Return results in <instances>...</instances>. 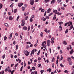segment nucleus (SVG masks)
<instances>
[{
    "mask_svg": "<svg viewBox=\"0 0 74 74\" xmlns=\"http://www.w3.org/2000/svg\"><path fill=\"white\" fill-rule=\"evenodd\" d=\"M43 47L44 48H46L47 47V45H43Z\"/></svg>",
    "mask_w": 74,
    "mask_h": 74,
    "instance_id": "obj_43",
    "label": "nucleus"
},
{
    "mask_svg": "<svg viewBox=\"0 0 74 74\" xmlns=\"http://www.w3.org/2000/svg\"><path fill=\"white\" fill-rule=\"evenodd\" d=\"M63 44L64 45H67V43L66 42V41H64L63 42Z\"/></svg>",
    "mask_w": 74,
    "mask_h": 74,
    "instance_id": "obj_14",
    "label": "nucleus"
},
{
    "mask_svg": "<svg viewBox=\"0 0 74 74\" xmlns=\"http://www.w3.org/2000/svg\"><path fill=\"white\" fill-rule=\"evenodd\" d=\"M33 18H30V22H33Z\"/></svg>",
    "mask_w": 74,
    "mask_h": 74,
    "instance_id": "obj_31",
    "label": "nucleus"
},
{
    "mask_svg": "<svg viewBox=\"0 0 74 74\" xmlns=\"http://www.w3.org/2000/svg\"><path fill=\"white\" fill-rule=\"evenodd\" d=\"M13 4L14 3H12L11 5H10V7H11V8H12L13 7V6H14Z\"/></svg>",
    "mask_w": 74,
    "mask_h": 74,
    "instance_id": "obj_30",
    "label": "nucleus"
},
{
    "mask_svg": "<svg viewBox=\"0 0 74 74\" xmlns=\"http://www.w3.org/2000/svg\"><path fill=\"white\" fill-rule=\"evenodd\" d=\"M71 51H70V54H73V50L72 49H71Z\"/></svg>",
    "mask_w": 74,
    "mask_h": 74,
    "instance_id": "obj_35",
    "label": "nucleus"
},
{
    "mask_svg": "<svg viewBox=\"0 0 74 74\" xmlns=\"http://www.w3.org/2000/svg\"><path fill=\"white\" fill-rule=\"evenodd\" d=\"M60 65L62 67H64V66H63V65L62 64V63L60 64Z\"/></svg>",
    "mask_w": 74,
    "mask_h": 74,
    "instance_id": "obj_51",
    "label": "nucleus"
},
{
    "mask_svg": "<svg viewBox=\"0 0 74 74\" xmlns=\"http://www.w3.org/2000/svg\"><path fill=\"white\" fill-rule=\"evenodd\" d=\"M15 35L16 36H18V34L17 33H16L15 34Z\"/></svg>",
    "mask_w": 74,
    "mask_h": 74,
    "instance_id": "obj_55",
    "label": "nucleus"
},
{
    "mask_svg": "<svg viewBox=\"0 0 74 74\" xmlns=\"http://www.w3.org/2000/svg\"><path fill=\"white\" fill-rule=\"evenodd\" d=\"M14 71H15V70H13V71L11 72V74H13V73H14Z\"/></svg>",
    "mask_w": 74,
    "mask_h": 74,
    "instance_id": "obj_33",
    "label": "nucleus"
},
{
    "mask_svg": "<svg viewBox=\"0 0 74 74\" xmlns=\"http://www.w3.org/2000/svg\"><path fill=\"white\" fill-rule=\"evenodd\" d=\"M27 4H25V5H24V7L25 8L27 7Z\"/></svg>",
    "mask_w": 74,
    "mask_h": 74,
    "instance_id": "obj_63",
    "label": "nucleus"
},
{
    "mask_svg": "<svg viewBox=\"0 0 74 74\" xmlns=\"http://www.w3.org/2000/svg\"><path fill=\"white\" fill-rule=\"evenodd\" d=\"M47 14V11H46L44 13V16H45L46 15V14Z\"/></svg>",
    "mask_w": 74,
    "mask_h": 74,
    "instance_id": "obj_60",
    "label": "nucleus"
},
{
    "mask_svg": "<svg viewBox=\"0 0 74 74\" xmlns=\"http://www.w3.org/2000/svg\"><path fill=\"white\" fill-rule=\"evenodd\" d=\"M2 7H3V5L1 3H0V9L2 8Z\"/></svg>",
    "mask_w": 74,
    "mask_h": 74,
    "instance_id": "obj_23",
    "label": "nucleus"
},
{
    "mask_svg": "<svg viewBox=\"0 0 74 74\" xmlns=\"http://www.w3.org/2000/svg\"><path fill=\"white\" fill-rule=\"evenodd\" d=\"M25 7H22V11H24L25 10Z\"/></svg>",
    "mask_w": 74,
    "mask_h": 74,
    "instance_id": "obj_29",
    "label": "nucleus"
},
{
    "mask_svg": "<svg viewBox=\"0 0 74 74\" xmlns=\"http://www.w3.org/2000/svg\"><path fill=\"white\" fill-rule=\"evenodd\" d=\"M61 9H62V10H64L65 9L63 7H61Z\"/></svg>",
    "mask_w": 74,
    "mask_h": 74,
    "instance_id": "obj_61",
    "label": "nucleus"
},
{
    "mask_svg": "<svg viewBox=\"0 0 74 74\" xmlns=\"http://www.w3.org/2000/svg\"><path fill=\"white\" fill-rule=\"evenodd\" d=\"M9 19L10 21H12L13 19V18L12 16H9Z\"/></svg>",
    "mask_w": 74,
    "mask_h": 74,
    "instance_id": "obj_11",
    "label": "nucleus"
},
{
    "mask_svg": "<svg viewBox=\"0 0 74 74\" xmlns=\"http://www.w3.org/2000/svg\"><path fill=\"white\" fill-rule=\"evenodd\" d=\"M51 9L49 8L47 10V13H49V12H51Z\"/></svg>",
    "mask_w": 74,
    "mask_h": 74,
    "instance_id": "obj_15",
    "label": "nucleus"
},
{
    "mask_svg": "<svg viewBox=\"0 0 74 74\" xmlns=\"http://www.w3.org/2000/svg\"><path fill=\"white\" fill-rule=\"evenodd\" d=\"M23 69V66H22L21 67V69L20 70V71H22Z\"/></svg>",
    "mask_w": 74,
    "mask_h": 74,
    "instance_id": "obj_26",
    "label": "nucleus"
},
{
    "mask_svg": "<svg viewBox=\"0 0 74 74\" xmlns=\"http://www.w3.org/2000/svg\"><path fill=\"white\" fill-rule=\"evenodd\" d=\"M22 23L21 24V25L22 26H23L25 24V20H22Z\"/></svg>",
    "mask_w": 74,
    "mask_h": 74,
    "instance_id": "obj_4",
    "label": "nucleus"
},
{
    "mask_svg": "<svg viewBox=\"0 0 74 74\" xmlns=\"http://www.w3.org/2000/svg\"><path fill=\"white\" fill-rule=\"evenodd\" d=\"M5 26H6V27H8V24L7 23H5Z\"/></svg>",
    "mask_w": 74,
    "mask_h": 74,
    "instance_id": "obj_22",
    "label": "nucleus"
},
{
    "mask_svg": "<svg viewBox=\"0 0 74 74\" xmlns=\"http://www.w3.org/2000/svg\"><path fill=\"white\" fill-rule=\"evenodd\" d=\"M24 53L25 54V55H26V56H28V55H29V52H28V51H27V50H25L24 51Z\"/></svg>",
    "mask_w": 74,
    "mask_h": 74,
    "instance_id": "obj_2",
    "label": "nucleus"
},
{
    "mask_svg": "<svg viewBox=\"0 0 74 74\" xmlns=\"http://www.w3.org/2000/svg\"><path fill=\"white\" fill-rule=\"evenodd\" d=\"M67 24H68V26H70V25H72V22H69V23H67Z\"/></svg>",
    "mask_w": 74,
    "mask_h": 74,
    "instance_id": "obj_8",
    "label": "nucleus"
},
{
    "mask_svg": "<svg viewBox=\"0 0 74 74\" xmlns=\"http://www.w3.org/2000/svg\"><path fill=\"white\" fill-rule=\"evenodd\" d=\"M12 33H11L10 34V36H9L8 38L9 39H11L12 38Z\"/></svg>",
    "mask_w": 74,
    "mask_h": 74,
    "instance_id": "obj_10",
    "label": "nucleus"
},
{
    "mask_svg": "<svg viewBox=\"0 0 74 74\" xmlns=\"http://www.w3.org/2000/svg\"><path fill=\"white\" fill-rule=\"evenodd\" d=\"M57 14H58V15H62V13H59V12H58L57 13Z\"/></svg>",
    "mask_w": 74,
    "mask_h": 74,
    "instance_id": "obj_21",
    "label": "nucleus"
},
{
    "mask_svg": "<svg viewBox=\"0 0 74 74\" xmlns=\"http://www.w3.org/2000/svg\"><path fill=\"white\" fill-rule=\"evenodd\" d=\"M73 25H71V26L70 27V29H69V30H71L72 29H73Z\"/></svg>",
    "mask_w": 74,
    "mask_h": 74,
    "instance_id": "obj_18",
    "label": "nucleus"
},
{
    "mask_svg": "<svg viewBox=\"0 0 74 74\" xmlns=\"http://www.w3.org/2000/svg\"><path fill=\"white\" fill-rule=\"evenodd\" d=\"M68 32H69V30L67 29H66L65 32V33L66 34V33H68Z\"/></svg>",
    "mask_w": 74,
    "mask_h": 74,
    "instance_id": "obj_36",
    "label": "nucleus"
},
{
    "mask_svg": "<svg viewBox=\"0 0 74 74\" xmlns=\"http://www.w3.org/2000/svg\"><path fill=\"white\" fill-rule=\"evenodd\" d=\"M53 15V13L51 12L49 14V16H51V15Z\"/></svg>",
    "mask_w": 74,
    "mask_h": 74,
    "instance_id": "obj_32",
    "label": "nucleus"
},
{
    "mask_svg": "<svg viewBox=\"0 0 74 74\" xmlns=\"http://www.w3.org/2000/svg\"><path fill=\"white\" fill-rule=\"evenodd\" d=\"M47 44V42H46V41L43 42L42 43L41 45L42 46H43V45H45V44Z\"/></svg>",
    "mask_w": 74,
    "mask_h": 74,
    "instance_id": "obj_12",
    "label": "nucleus"
},
{
    "mask_svg": "<svg viewBox=\"0 0 74 74\" xmlns=\"http://www.w3.org/2000/svg\"><path fill=\"white\" fill-rule=\"evenodd\" d=\"M45 32H46V33H48V30H47V29L46 28L45 30Z\"/></svg>",
    "mask_w": 74,
    "mask_h": 74,
    "instance_id": "obj_38",
    "label": "nucleus"
},
{
    "mask_svg": "<svg viewBox=\"0 0 74 74\" xmlns=\"http://www.w3.org/2000/svg\"><path fill=\"white\" fill-rule=\"evenodd\" d=\"M51 40L52 41H53V40H54V38L52 37L51 39Z\"/></svg>",
    "mask_w": 74,
    "mask_h": 74,
    "instance_id": "obj_48",
    "label": "nucleus"
},
{
    "mask_svg": "<svg viewBox=\"0 0 74 74\" xmlns=\"http://www.w3.org/2000/svg\"><path fill=\"white\" fill-rule=\"evenodd\" d=\"M7 37L6 36H5L4 38V41H5L6 40H7Z\"/></svg>",
    "mask_w": 74,
    "mask_h": 74,
    "instance_id": "obj_28",
    "label": "nucleus"
},
{
    "mask_svg": "<svg viewBox=\"0 0 74 74\" xmlns=\"http://www.w3.org/2000/svg\"><path fill=\"white\" fill-rule=\"evenodd\" d=\"M67 59L69 65H71V64H72V62H71V57H68Z\"/></svg>",
    "mask_w": 74,
    "mask_h": 74,
    "instance_id": "obj_1",
    "label": "nucleus"
},
{
    "mask_svg": "<svg viewBox=\"0 0 74 74\" xmlns=\"http://www.w3.org/2000/svg\"><path fill=\"white\" fill-rule=\"evenodd\" d=\"M2 58L3 59H4V58H5V55H3Z\"/></svg>",
    "mask_w": 74,
    "mask_h": 74,
    "instance_id": "obj_50",
    "label": "nucleus"
},
{
    "mask_svg": "<svg viewBox=\"0 0 74 74\" xmlns=\"http://www.w3.org/2000/svg\"><path fill=\"white\" fill-rule=\"evenodd\" d=\"M41 64H39L38 65V67H41Z\"/></svg>",
    "mask_w": 74,
    "mask_h": 74,
    "instance_id": "obj_37",
    "label": "nucleus"
},
{
    "mask_svg": "<svg viewBox=\"0 0 74 74\" xmlns=\"http://www.w3.org/2000/svg\"><path fill=\"white\" fill-rule=\"evenodd\" d=\"M19 16H18V17H17V19H16V21H18V19H19Z\"/></svg>",
    "mask_w": 74,
    "mask_h": 74,
    "instance_id": "obj_58",
    "label": "nucleus"
},
{
    "mask_svg": "<svg viewBox=\"0 0 74 74\" xmlns=\"http://www.w3.org/2000/svg\"><path fill=\"white\" fill-rule=\"evenodd\" d=\"M50 42V40H48L47 41V45L48 47H49L50 46V44H49Z\"/></svg>",
    "mask_w": 74,
    "mask_h": 74,
    "instance_id": "obj_6",
    "label": "nucleus"
},
{
    "mask_svg": "<svg viewBox=\"0 0 74 74\" xmlns=\"http://www.w3.org/2000/svg\"><path fill=\"white\" fill-rule=\"evenodd\" d=\"M56 2V1L55 0H53L51 1V4H53V3H55Z\"/></svg>",
    "mask_w": 74,
    "mask_h": 74,
    "instance_id": "obj_13",
    "label": "nucleus"
},
{
    "mask_svg": "<svg viewBox=\"0 0 74 74\" xmlns=\"http://www.w3.org/2000/svg\"><path fill=\"white\" fill-rule=\"evenodd\" d=\"M58 70L57 69H56L54 72V73H57V72H58Z\"/></svg>",
    "mask_w": 74,
    "mask_h": 74,
    "instance_id": "obj_49",
    "label": "nucleus"
},
{
    "mask_svg": "<svg viewBox=\"0 0 74 74\" xmlns=\"http://www.w3.org/2000/svg\"><path fill=\"white\" fill-rule=\"evenodd\" d=\"M18 60L19 61L18 62L19 63H21V59H19V58H18Z\"/></svg>",
    "mask_w": 74,
    "mask_h": 74,
    "instance_id": "obj_45",
    "label": "nucleus"
},
{
    "mask_svg": "<svg viewBox=\"0 0 74 74\" xmlns=\"http://www.w3.org/2000/svg\"><path fill=\"white\" fill-rule=\"evenodd\" d=\"M34 49H33L31 53L30 56H32V55H34Z\"/></svg>",
    "mask_w": 74,
    "mask_h": 74,
    "instance_id": "obj_5",
    "label": "nucleus"
},
{
    "mask_svg": "<svg viewBox=\"0 0 74 74\" xmlns=\"http://www.w3.org/2000/svg\"><path fill=\"white\" fill-rule=\"evenodd\" d=\"M34 4V0H30V4L33 5Z\"/></svg>",
    "mask_w": 74,
    "mask_h": 74,
    "instance_id": "obj_3",
    "label": "nucleus"
},
{
    "mask_svg": "<svg viewBox=\"0 0 74 74\" xmlns=\"http://www.w3.org/2000/svg\"><path fill=\"white\" fill-rule=\"evenodd\" d=\"M54 66H55V64L54 63H53L52 64V67L53 68H54Z\"/></svg>",
    "mask_w": 74,
    "mask_h": 74,
    "instance_id": "obj_53",
    "label": "nucleus"
},
{
    "mask_svg": "<svg viewBox=\"0 0 74 74\" xmlns=\"http://www.w3.org/2000/svg\"><path fill=\"white\" fill-rule=\"evenodd\" d=\"M58 10L59 11H60V9L59 8H58Z\"/></svg>",
    "mask_w": 74,
    "mask_h": 74,
    "instance_id": "obj_59",
    "label": "nucleus"
},
{
    "mask_svg": "<svg viewBox=\"0 0 74 74\" xmlns=\"http://www.w3.org/2000/svg\"><path fill=\"white\" fill-rule=\"evenodd\" d=\"M40 36L41 37H43V33L42 32H41L40 34Z\"/></svg>",
    "mask_w": 74,
    "mask_h": 74,
    "instance_id": "obj_46",
    "label": "nucleus"
},
{
    "mask_svg": "<svg viewBox=\"0 0 74 74\" xmlns=\"http://www.w3.org/2000/svg\"><path fill=\"white\" fill-rule=\"evenodd\" d=\"M30 27L29 26L28 27V31H29V30H30Z\"/></svg>",
    "mask_w": 74,
    "mask_h": 74,
    "instance_id": "obj_34",
    "label": "nucleus"
},
{
    "mask_svg": "<svg viewBox=\"0 0 74 74\" xmlns=\"http://www.w3.org/2000/svg\"><path fill=\"white\" fill-rule=\"evenodd\" d=\"M52 70L51 68L49 69L48 70H47V71H49V73L51 72Z\"/></svg>",
    "mask_w": 74,
    "mask_h": 74,
    "instance_id": "obj_20",
    "label": "nucleus"
},
{
    "mask_svg": "<svg viewBox=\"0 0 74 74\" xmlns=\"http://www.w3.org/2000/svg\"><path fill=\"white\" fill-rule=\"evenodd\" d=\"M44 70H41L40 71L41 74H42V73H43V72H44Z\"/></svg>",
    "mask_w": 74,
    "mask_h": 74,
    "instance_id": "obj_47",
    "label": "nucleus"
},
{
    "mask_svg": "<svg viewBox=\"0 0 74 74\" xmlns=\"http://www.w3.org/2000/svg\"><path fill=\"white\" fill-rule=\"evenodd\" d=\"M32 18H34V15H32Z\"/></svg>",
    "mask_w": 74,
    "mask_h": 74,
    "instance_id": "obj_64",
    "label": "nucleus"
},
{
    "mask_svg": "<svg viewBox=\"0 0 74 74\" xmlns=\"http://www.w3.org/2000/svg\"><path fill=\"white\" fill-rule=\"evenodd\" d=\"M58 60H57L56 61V64H58V62H59L58 61Z\"/></svg>",
    "mask_w": 74,
    "mask_h": 74,
    "instance_id": "obj_56",
    "label": "nucleus"
},
{
    "mask_svg": "<svg viewBox=\"0 0 74 74\" xmlns=\"http://www.w3.org/2000/svg\"><path fill=\"white\" fill-rule=\"evenodd\" d=\"M57 1L58 3H60L62 1V0H57Z\"/></svg>",
    "mask_w": 74,
    "mask_h": 74,
    "instance_id": "obj_44",
    "label": "nucleus"
},
{
    "mask_svg": "<svg viewBox=\"0 0 74 74\" xmlns=\"http://www.w3.org/2000/svg\"><path fill=\"white\" fill-rule=\"evenodd\" d=\"M27 44H31V42H27Z\"/></svg>",
    "mask_w": 74,
    "mask_h": 74,
    "instance_id": "obj_39",
    "label": "nucleus"
},
{
    "mask_svg": "<svg viewBox=\"0 0 74 74\" xmlns=\"http://www.w3.org/2000/svg\"><path fill=\"white\" fill-rule=\"evenodd\" d=\"M24 15L25 16H26V15H27V13H26V12H25L24 14Z\"/></svg>",
    "mask_w": 74,
    "mask_h": 74,
    "instance_id": "obj_62",
    "label": "nucleus"
},
{
    "mask_svg": "<svg viewBox=\"0 0 74 74\" xmlns=\"http://www.w3.org/2000/svg\"><path fill=\"white\" fill-rule=\"evenodd\" d=\"M46 18L47 19H48L49 18V16H46Z\"/></svg>",
    "mask_w": 74,
    "mask_h": 74,
    "instance_id": "obj_52",
    "label": "nucleus"
},
{
    "mask_svg": "<svg viewBox=\"0 0 74 74\" xmlns=\"http://www.w3.org/2000/svg\"><path fill=\"white\" fill-rule=\"evenodd\" d=\"M58 23L59 25H62V24H63V22H58Z\"/></svg>",
    "mask_w": 74,
    "mask_h": 74,
    "instance_id": "obj_19",
    "label": "nucleus"
},
{
    "mask_svg": "<svg viewBox=\"0 0 74 74\" xmlns=\"http://www.w3.org/2000/svg\"><path fill=\"white\" fill-rule=\"evenodd\" d=\"M18 64H19L18 63L16 64L15 65V67H17L18 66Z\"/></svg>",
    "mask_w": 74,
    "mask_h": 74,
    "instance_id": "obj_57",
    "label": "nucleus"
},
{
    "mask_svg": "<svg viewBox=\"0 0 74 74\" xmlns=\"http://www.w3.org/2000/svg\"><path fill=\"white\" fill-rule=\"evenodd\" d=\"M59 28H60L59 30L60 31H61V30H62V25H60L59 26Z\"/></svg>",
    "mask_w": 74,
    "mask_h": 74,
    "instance_id": "obj_16",
    "label": "nucleus"
},
{
    "mask_svg": "<svg viewBox=\"0 0 74 74\" xmlns=\"http://www.w3.org/2000/svg\"><path fill=\"white\" fill-rule=\"evenodd\" d=\"M23 4V3H19L18 4V7H21Z\"/></svg>",
    "mask_w": 74,
    "mask_h": 74,
    "instance_id": "obj_7",
    "label": "nucleus"
},
{
    "mask_svg": "<svg viewBox=\"0 0 74 74\" xmlns=\"http://www.w3.org/2000/svg\"><path fill=\"white\" fill-rule=\"evenodd\" d=\"M32 10H34L36 9V7H32Z\"/></svg>",
    "mask_w": 74,
    "mask_h": 74,
    "instance_id": "obj_27",
    "label": "nucleus"
},
{
    "mask_svg": "<svg viewBox=\"0 0 74 74\" xmlns=\"http://www.w3.org/2000/svg\"><path fill=\"white\" fill-rule=\"evenodd\" d=\"M44 11H45V10L44 9H42L41 10V11L42 12H44Z\"/></svg>",
    "mask_w": 74,
    "mask_h": 74,
    "instance_id": "obj_54",
    "label": "nucleus"
},
{
    "mask_svg": "<svg viewBox=\"0 0 74 74\" xmlns=\"http://www.w3.org/2000/svg\"><path fill=\"white\" fill-rule=\"evenodd\" d=\"M33 29V25H32V26L31 27V30H32Z\"/></svg>",
    "mask_w": 74,
    "mask_h": 74,
    "instance_id": "obj_42",
    "label": "nucleus"
},
{
    "mask_svg": "<svg viewBox=\"0 0 74 74\" xmlns=\"http://www.w3.org/2000/svg\"><path fill=\"white\" fill-rule=\"evenodd\" d=\"M17 12V9H15L14 11V13H16V12Z\"/></svg>",
    "mask_w": 74,
    "mask_h": 74,
    "instance_id": "obj_25",
    "label": "nucleus"
},
{
    "mask_svg": "<svg viewBox=\"0 0 74 74\" xmlns=\"http://www.w3.org/2000/svg\"><path fill=\"white\" fill-rule=\"evenodd\" d=\"M54 60H55V58H54V57H53L51 61L52 62H55Z\"/></svg>",
    "mask_w": 74,
    "mask_h": 74,
    "instance_id": "obj_24",
    "label": "nucleus"
},
{
    "mask_svg": "<svg viewBox=\"0 0 74 74\" xmlns=\"http://www.w3.org/2000/svg\"><path fill=\"white\" fill-rule=\"evenodd\" d=\"M23 29L24 30H27V27L26 26H24L23 27Z\"/></svg>",
    "mask_w": 74,
    "mask_h": 74,
    "instance_id": "obj_9",
    "label": "nucleus"
},
{
    "mask_svg": "<svg viewBox=\"0 0 74 74\" xmlns=\"http://www.w3.org/2000/svg\"><path fill=\"white\" fill-rule=\"evenodd\" d=\"M53 12L54 13H55V14H57L58 11L56 10H54L53 11Z\"/></svg>",
    "mask_w": 74,
    "mask_h": 74,
    "instance_id": "obj_17",
    "label": "nucleus"
},
{
    "mask_svg": "<svg viewBox=\"0 0 74 74\" xmlns=\"http://www.w3.org/2000/svg\"><path fill=\"white\" fill-rule=\"evenodd\" d=\"M49 1V0H45V2L46 3L47 2H48Z\"/></svg>",
    "mask_w": 74,
    "mask_h": 74,
    "instance_id": "obj_41",
    "label": "nucleus"
},
{
    "mask_svg": "<svg viewBox=\"0 0 74 74\" xmlns=\"http://www.w3.org/2000/svg\"><path fill=\"white\" fill-rule=\"evenodd\" d=\"M32 68L33 70H35L36 69V67H32Z\"/></svg>",
    "mask_w": 74,
    "mask_h": 74,
    "instance_id": "obj_40",
    "label": "nucleus"
}]
</instances>
